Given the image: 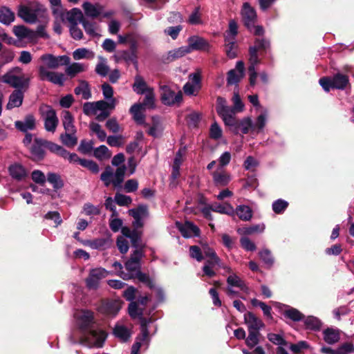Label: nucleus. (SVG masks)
<instances>
[{"mask_svg": "<svg viewBox=\"0 0 354 354\" xmlns=\"http://www.w3.org/2000/svg\"><path fill=\"white\" fill-rule=\"evenodd\" d=\"M75 324L77 329L82 334L80 341L73 338L72 335L69 336L71 344H88V346L101 347L105 341V333L100 330H96L94 326V313L89 310H82L75 315Z\"/></svg>", "mask_w": 354, "mask_h": 354, "instance_id": "1", "label": "nucleus"}, {"mask_svg": "<svg viewBox=\"0 0 354 354\" xmlns=\"http://www.w3.org/2000/svg\"><path fill=\"white\" fill-rule=\"evenodd\" d=\"M42 64L38 66V75L41 81H48L50 83L62 86L66 81L65 75L62 73L50 71L57 69L59 66L68 65L70 57L67 55L55 56L53 54L45 53L40 56Z\"/></svg>", "mask_w": 354, "mask_h": 354, "instance_id": "2", "label": "nucleus"}, {"mask_svg": "<svg viewBox=\"0 0 354 354\" xmlns=\"http://www.w3.org/2000/svg\"><path fill=\"white\" fill-rule=\"evenodd\" d=\"M124 162V156L119 153L113 156L111 160L113 166L118 167L115 171L110 166L105 167L104 171L100 175V180L104 183L105 187L113 185L115 187H120L124 178L127 167L124 165H120Z\"/></svg>", "mask_w": 354, "mask_h": 354, "instance_id": "3", "label": "nucleus"}, {"mask_svg": "<svg viewBox=\"0 0 354 354\" xmlns=\"http://www.w3.org/2000/svg\"><path fill=\"white\" fill-rule=\"evenodd\" d=\"M244 321L248 325V336L245 339V344L250 348H252L259 343V337L261 335L259 330L264 328L265 324L261 319L252 312L245 313Z\"/></svg>", "mask_w": 354, "mask_h": 354, "instance_id": "4", "label": "nucleus"}, {"mask_svg": "<svg viewBox=\"0 0 354 354\" xmlns=\"http://www.w3.org/2000/svg\"><path fill=\"white\" fill-rule=\"evenodd\" d=\"M1 80L15 90L28 88L30 83V79L22 75V69L18 66L9 69L1 76Z\"/></svg>", "mask_w": 354, "mask_h": 354, "instance_id": "5", "label": "nucleus"}, {"mask_svg": "<svg viewBox=\"0 0 354 354\" xmlns=\"http://www.w3.org/2000/svg\"><path fill=\"white\" fill-rule=\"evenodd\" d=\"M57 145L40 138H35L30 149L32 160L35 162L43 160L46 156L45 149H48L52 153L55 154L56 149H54L57 147Z\"/></svg>", "mask_w": 354, "mask_h": 354, "instance_id": "6", "label": "nucleus"}, {"mask_svg": "<svg viewBox=\"0 0 354 354\" xmlns=\"http://www.w3.org/2000/svg\"><path fill=\"white\" fill-rule=\"evenodd\" d=\"M145 257V252L138 250H132L129 259L125 262L124 266L127 272L122 271L119 275L124 280L132 279L133 274L141 270V260Z\"/></svg>", "mask_w": 354, "mask_h": 354, "instance_id": "7", "label": "nucleus"}, {"mask_svg": "<svg viewBox=\"0 0 354 354\" xmlns=\"http://www.w3.org/2000/svg\"><path fill=\"white\" fill-rule=\"evenodd\" d=\"M39 112L44 121L45 130L55 133L59 124L55 110L50 105L42 104L39 108Z\"/></svg>", "mask_w": 354, "mask_h": 354, "instance_id": "8", "label": "nucleus"}, {"mask_svg": "<svg viewBox=\"0 0 354 354\" xmlns=\"http://www.w3.org/2000/svg\"><path fill=\"white\" fill-rule=\"evenodd\" d=\"M199 49V37H191L188 39V45L183 46L171 50L168 53L167 60L171 62L180 57L185 56L194 50Z\"/></svg>", "mask_w": 354, "mask_h": 354, "instance_id": "9", "label": "nucleus"}, {"mask_svg": "<svg viewBox=\"0 0 354 354\" xmlns=\"http://www.w3.org/2000/svg\"><path fill=\"white\" fill-rule=\"evenodd\" d=\"M270 49V42L269 40L262 38H256L254 46L249 48V55L254 62H260L258 53L260 55H266Z\"/></svg>", "mask_w": 354, "mask_h": 354, "instance_id": "10", "label": "nucleus"}, {"mask_svg": "<svg viewBox=\"0 0 354 354\" xmlns=\"http://www.w3.org/2000/svg\"><path fill=\"white\" fill-rule=\"evenodd\" d=\"M129 214L134 219L133 226L136 229L141 228L144 226L145 221L149 216L148 206L140 204L137 207L129 209Z\"/></svg>", "mask_w": 354, "mask_h": 354, "instance_id": "11", "label": "nucleus"}, {"mask_svg": "<svg viewBox=\"0 0 354 354\" xmlns=\"http://www.w3.org/2000/svg\"><path fill=\"white\" fill-rule=\"evenodd\" d=\"M161 101L163 104L167 106L179 105L183 100V93L181 91L176 93L172 91L169 86L164 85L160 86Z\"/></svg>", "mask_w": 354, "mask_h": 354, "instance_id": "12", "label": "nucleus"}, {"mask_svg": "<svg viewBox=\"0 0 354 354\" xmlns=\"http://www.w3.org/2000/svg\"><path fill=\"white\" fill-rule=\"evenodd\" d=\"M137 44L133 42L131 44L130 48L127 50H118L113 55L116 62L124 61L127 64L133 63L136 66L138 65L137 60Z\"/></svg>", "mask_w": 354, "mask_h": 354, "instance_id": "13", "label": "nucleus"}, {"mask_svg": "<svg viewBox=\"0 0 354 354\" xmlns=\"http://www.w3.org/2000/svg\"><path fill=\"white\" fill-rule=\"evenodd\" d=\"M108 274V271L103 268H93L90 270L88 277L86 279V287L90 290H97L100 281Z\"/></svg>", "mask_w": 354, "mask_h": 354, "instance_id": "14", "label": "nucleus"}, {"mask_svg": "<svg viewBox=\"0 0 354 354\" xmlns=\"http://www.w3.org/2000/svg\"><path fill=\"white\" fill-rule=\"evenodd\" d=\"M41 10L39 6L35 7L20 5L18 7V16L25 22L35 24L37 21L38 12Z\"/></svg>", "mask_w": 354, "mask_h": 354, "instance_id": "15", "label": "nucleus"}, {"mask_svg": "<svg viewBox=\"0 0 354 354\" xmlns=\"http://www.w3.org/2000/svg\"><path fill=\"white\" fill-rule=\"evenodd\" d=\"M151 336L149 335V330L143 328L140 330V334L136 337L135 342L131 346V354H138L140 348H143L146 351L150 344Z\"/></svg>", "mask_w": 354, "mask_h": 354, "instance_id": "16", "label": "nucleus"}, {"mask_svg": "<svg viewBox=\"0 0 354 354\" xmlns=\"http://www.w3.org/2000/svg\"><path fill=\"white\" fill-rule=\"evenodd\" d=\"M207 259L205 262V264L203 267V275H205L208 277H213L216 275V272L214 270L216 267L223 268L226 270L227 272H230L231 271L230 268L227 266H224L221 263V259L218 257V255L212 256L210 257H206Z\"/></svg>", "mask_w": 354, "mask_h": 354, "instance_id": "17", "label": "nucleus"}, {"mask_svg": "<svg viewBox=\"0 0 354 354\" xmlns=\"http://www.w3.org/2000/svg\"><path fill=\"white\" fill-rule=\"evenodd\" d=\"M241 15L244 26L251 31L257 21V12L248 2H245L243 5Z\"/></svg>", "mask_w": 354, "mask_h": 354, "instance_id": "18", "label": "nucleus"}, {"mask_svg": "<svg viewBox=\"0 0 354 354\" xmlns=\"http://www.w3.org/2000/svg\"><path fill=\"white\" fill-rule=\"evenodd\" d=\"M95 104L97 112L100 111L96 115L95 118L97 121L102 122L110 115L111 111L115 109L116 100H112V102L99 100L95 102Z\"/></svg>", "mask_w": 354, "mask_h": 354, "instance_id": "19", "label": "nucleus"}, {"mask_svg": "<svg viewBox=\"0 0 354 354\" xmlns=\"http://www.w3.org/2000/svg\"><path fill=\"white\" fill-rule=\"evenodd\" d=\"M176 226L185 238L199 236V228L191 221H185V223L176 221Z\"/></svg>", "mask_w": 354, "mask_h": 354, "instance_id": "20", "label": "nucleus"}, {"mask_svg": "<svg viewBox=\"0 0 354 354\" xmlns=\"http://www.w3.org/2000/svg\"><path fill=\"white\" fill-rule=\"evenodd\" d=\"M15 127L22 133L33 131L36 128L35 117L32 113L27 114L24 120L15 121Z\"/></svg>", "mask_w": 354, "mask_h": 354, "instance_id": "21", "label": "nucleus"}, {"mask_svg": "<svg viewBox=\"0 0 354 354\" xmlns=\"http://www.w3.org/2000/svg\"><path fill=\"white\" fill-rule=\"evenodd\" d=\"M121 303L118 300H108L102 303L99 311L108 316H115L121 309Z\"/></svg>", "mask_w": 354, "mask_h": 354, "instance_id": "22", "label": "nucleus"}, {"mask_svg": "<svg viewBox=\"0 0 354 354\" xmlns=\"http://www.w3.org/2000/svg\"><path fill=\"white\" fill-rule=\"evenodd\" d=\"M24 94L22 89L14 90L9 96L6 109L11 110L22 105Z\"/></svg>", "mask_w": 354, "mask_h": 354, "instance_id": "23", "label": "nucleus"}, {"mask_svg": "<svg viewBox=\"0 0 354 354\" xmlns=\"http://www.w3.org/2000/svg\"><path fill=\"white\" fill-rule=\"evenodd\" d=\"M55 155L67 160L70 163H77L80 165L82 160H84V158H79L75 153L68 152L64 147L59 145H57V147H56Z\"/></svg>", "mask_w": 354, "mask_h": 354, "instance_id": "24", "label": "nucleus"}, {"mask_svg": "<svg viewBox=\"0 0 354 354\" xmlns=\"http://www.w3.org/2000/svg\"><path fill=\"white\" fill-rule=\"evenodd\" d=\"M333 89L344 90L348 86L351 88L349 77L341 73H335L333 77Z\"/></svg>", "mask_w": 354, "mask_h": 354, "instance_id": "25", "label": "nucleus"}, {"mask_svg": "<svg viewBox=\"0 0 354 354\" xmlns=\"http://www.w3.org/2000/svg\"><path fill=\"white\" fill-rule=\"evenodd\" d=\"M8 172L12 178L19 181L23 180L27 176L25 167L19 163H14L10 165Z\"/></svg>", "mask_w": 354, "mask_h": 354, "instance_id": "26", "label": "nucleus"}, {"mask_svg": "<svg viewBox=\"0 0 354 354\" xmlns=\"http://www.w3.org/2000/svg\"><path fill=\"white\" fill-rule=\"evenodd\" d=\"M82 8L87 17L97 18L102 12L103 7L100 4H93L91 2L85 1L82 4Z\"/></svg>", "mask_w": 354, "mask_h": 354, "instance_id": "27", "label": "nucleus"}, {"mask_svg": "<svg viewBox=\"0 0 354 354\" xmlns=\"http://www.w3.org/2000/svg\"><path fill=\"white\" fill-rule=\"evenodd\" d=\"M142 104L136 103L131 106L129 112L133 115V120L138 124H145L147 126V124L145 123V115L142 113Z\"/></svg>", "mask_w": 354, "mask_h": 354, "instance_id": "28", "label": "nucleus"}, {"mask_svg": "<svg viewBox=\"0 0 354 354\" xmlns=\"http://www.w3.org/2000/svg\"><path fill=\"white\" fill-rule=\"evenodd\" d=\"M234 111L223 114L220 117L222 118L225 125L229 127V130L237 135L238 119L235 117Z\"/></svg>", "mask_w": 354, "mask_h": 354, "instance_id": "29", "label": "nucleus"}, {"mask_svg": "<svg viewBox=\"0 0 354 354\" xmlns=\"http://www.w3.org/2000/svg\"><path fill=\"white\" fill-rule=\"evenodd\" d=\"M13 33L20 40L24 39H32L35 37V32L25 26H15Z\"/></svg>", "mask_w": 354, "mask_h": 354, "instance_id": "30", "label": "nucleus"}, {"mask_svg": "<svg viewBox=\"0 0 354 354\" xmlns=\"http://www.w3.org/2000/svg\"><path fill=\"white\" fill-rule=\"evenodd\" d=\"M212 177L215 186L218 187L227 185L231 180V176L225 171H214Z\"/></svg>", "mask_w": 354, "mask_h": 354, "instance_id": "31", "label": "nucleus"}, {"mask_svg": "<svg viewBox=\"0 0 354 354\" xmlns=\"http://www.w3.org/2000/svg\"><path fill=\"white\" fill-rule=\"evenodd\" d=\"M198 85H199V71L189 75L188 82L183 86L185 93L188 95H192L195 86Z\"/></svg>", "mask_w": 354, "mask_h": 354, "instance_id": "32", "label": "nucleus"}, {"mask_svg": "<svg viewBox=\"0 0 354 354\" xmlns=\"http://www.w3.org/2000/svg\"><path fill=\"white\" fill-rule=\"evenodd\" d=\"M62 122L65 131H77L74 125V117L69 111H63L62 113Z\"/></svg>", "mask_w": 354, "mask_h": 354, "instance_id": "33", "label": "nucleus"}, {"mask_svg": "<svg viewBox=\"0 0 354 354\" xmlns=\"http://www.w3.org/2000/svg\"><path fill=\"white\" fill-rule=\"evenodd\" d=\"M77 131H65L60 134L59 140L62 143L69 148H73L77 144Z\"/></svg>", "mask_w": 354, "mask_h": 354, "instance_id": "34", "label": "nucleus"}, {"mask_svg": "<svg viewBox=\"0 0 354 354\" xmlns=\"http://www.w3.org/2000/svg\"><path fill=\"white\" fill-rule=\"evenodd\" d=\"M144 78L140 75H137L134 77V82L132 85L133 91L138 95H143L149 89Z\"/></svg>", "mask_w": 354, "mask_h": 354, "instance_id": "35", "label": "nucleus"}, {"mask_svg": "<svg viewBox=\"0 0 354 354\" xmlns=\"http://www.w3.org/2000/svg\"><path fill=\"white\" fill-rule=\"evenodd\" d=\"M15 13L8 7H0V23L9 26L15 21Z\"/></svg>", "mask_w": 354, "mask_h": 354, "instance_id": "36", "label": "nucleus"}, {"mask_svg": "<svg viewBox=\"0 0 354 354\" xmlns=\"http://www.w3.org/2000/svg\"><path fill=\"white\" fill-rule=\"evenodd\" d=\"M210 206L211 209L213 212L227 214L229 216H232L234 214V209L230 203H225L223 204H221L219 203H214L212 204Z\"/></svg>", "mask_w": 354, "mask_h": 354, "instance_id": "37", "label": "nucleus"}, {"mask_svg": "<svg viewBox=\"0 0 354 354\" xmlns=\"http://www.w3.org/2000/svg\"><path fill=\"white\" fill-rule=\"evenodd\" d=\"M74 93L77 95H82V98L88 100L91 97V92L88 83L85 80H80V84L74 89Z\"/></svg>", "mask_w": 354, "mask_h": 354, "instance_id": "38", "label": "nucleus"}, {"mask_svg": "<svg viewBox=\"0 0 354 354\" xmlns=\"http://www.w3.org/2000/svg\"><path fill=\"white\" fill-rule=\"evenodd\" d=\"M113 334L123 342H127L131 335L130 330L123 325H116L113 328Z\"/></svg>", "mask_w": 354, "mask_h": 354, "instance_id": "39", "label": "nucleus"}, {"mask_svg": "<svg viewBox=\"0 0 354 354\" xmlns=\"http://www.w3.org/2000/svg\"><path fill=\"white\" fill-rule=\"evenodd\" d=\"M46 180L52 185L55 190H58L64 187V181L59 174L55 172H48L47 174Z\"/></svg>", "mask_w": 354, "mask_h": 354, "instance_id": "40", "label": "nucleus"}, {"mask_svg": "<svg viewBox=\"0 0 354 354\" xmlns=\"http://www.w3.org/2000/svg\"><path fill=\"white\" fill-rule=\"evenodd\" d=\"M98 59L99 62L95 66V71L98 75L104 77L109 74L110 71L107 65V60L102 56H98Z\"/></svg>", "mask_w": 354, "mask_h": 354, "instance_id": "41", "label": "nucleus"}, {"mask_svg": "<svg viewBox=\"0 0 354 354\" xmlns=\"http://www.w3.org/2000/svg\"><path fill=\"white\" fill-rule=\"evenodd\" d=\"M234 213L242 221H249L252 217V210L248 205H239L237 206Z\"/></svg>", "mask_w": 354, "mask_h": 354, "instance_id": "42", "label": "nucleus"}, {"mask_svg": "<svg viewBox=\"0 0 354 354\" xmlns=\"http://www.w3.org/2000/svg\"><path fill=\"white\" fill-rule=\"evenodd\" d=\"M73 59L79 60L82 59H93L95 53L86 48H79L75 50L73 53Z\"/></svg>", "mask_w": 354, "mask_h": 354, "instance_id": "43", "label": "nucleus"}, {"mask_svg": "<svg viewBox=\"0 0 354 354\" xmlns=\"http://www.w3.org/2000/svg\"><path fill=\"white\" fill-rule=\"evenodd\" d=\"M216 111L217 114L221 116L223 114L232 112V107L227 105L226 100L221 96L216 98Z\"/></svg>", "mask_w": 354, "mask_h": 354, "instance_id": "44", "label": "nucleus"}, {"mask_svg": "<svg viewBox=\"0 0 354 354\" xmlns=\"http://www.w3.org/2000/svg\"><path fill=\"white\" fill-rule=\"evenodd\" d=\"M84 19L82 12L79 8H73L67 14V19L71 25H77L79 23H81Z\"/></svg>", "mask_w": 354, "mask_h": 354, "instance_id": "45", "label": "nucleus"}, {"mask_svg": "<svg viewBox=\"0 0 354 354\" xmlns=\"http://www.w3.org/2000/svg\"><path fill=\"white\" fill-rule=\"evenodd\" d=\"M324 339L328 344H333L339 340V334L333 328H328L323 332Z\"/></svg>", "mask_w": 354, "mask_h": 354, "instance_id": "46", "label": "nucleus"}, {"mask_svg": "<svg viewBox=\"0 0 354 354\" xmlns=\"http://www.w3.org/2000/svg\"><path fill=\"white\" fill-rule=\"evenodd\" d=\"M304 325L308 330L317 331L322 327V322L316 317L308 316L304 319Z\"/></svg>", "mask_w": 354, "mask_h": 354, "instance_id": "47", "label": "nucleus"}, {"mask_svg": "<svg viewBox=\"0 0 354 354\" xmlns=\"http://www.w3.org/2000/svg\"><path fill=\"white\" fill-rule=\"evenodd\" d=\"M66 73L71 77H74L76 74L86 71V67L84 64L79 62H74L71 64L66 65Z\"/></svg>", "mask_w": 354, "mask_h": 354, "instance_id": "48", "label": "nucleus"}, {"mask_svg": "<svg viewBox=\"0 0 354 354\" xmlns=\"http://www.w3.org/2000/svg\"><path fill=\"white\" fill-rule=\"evenodd\" d=\"M133 250H138L140 252H144L145 245L142 244L141 233L137 230L129 238Z\"/></svg>", "mask_w": 354, "mask_h": 354, "instance_id": "49", "label": "nucleus"}, {"mask_svg": "<svg viewBox=\"0 0 354 354\" xmlns=\"http://www.w3.org/2000/svg\"><path fill=\"white\" fill-rule=\"evenodd\" d=\"M252 127L253 123L250 118H244L241 120H239L237 124V134H239L240 131L243 134H247Z\"/></svg>", "mask_w": 354, "mask_h": 354, "instance_id": "50", "label": "nucleus"}, {"mask_svg": "<svg viewBox=\"0 0 354 354\" xmlns=\"http://www.w3.org/2000/svg\"><path fill=\"white\" fill-rule=\"evenodd\" d=\"M283 315L293 322H299L304 319V315L295 308H290L283 312Z\"/></svg>", "mask_w": 354, "mask_h": 354, "instance_id": "51", "label": "nucleus"}, {"mask_svg": "<svg viewBox=\"0 0 354 354\" xmlns=\"http://www.w3.org/2000/svg\"><path fill=\"white\" fill-rule=\"evenodd\" d=\"M145 94V99L142 103V108L145 106L153 109L155 107V94L153 92V88H149V89Z\"/></svg>", "mask_w": 354, "mask_h": 354, "instance_id": "52", "label": "nucleus"}, {"mask_svg": "<svg viewBox=\"0 0 354 354\" xmlns=\"http://www.w3.org/2000/svg\"><path fill=\"white\" fill-rule=\"evenodd\" d=\"M225 50L227 56L230 59L235 58L236 57V45L235 41L233 39L230 40L227 38L225 39Z\"/></svg>", "mask_w": 354, "mask_h": 354, "instance_id": "53", "label": "nucleus"}, {"mask_svg": "<svg viewBox=\"0 0 354 354\" xmlns=\"http://www.w3.org/2000/svg\"><path fill=\"white\" fill-rule=\"evenodd\" d=\"M91 131L95 133L101 142H104L106 138V133L104 129H102L100 124L95 122H91L89 124Z\"/></svg>", "mask_w": 354, "mask_h": 354, "instance_id": "54", "label": "nucleus"}, {"mask_svg": "<svg viewBox=\"0 0 354 354\" xmlns=\"http://www.w3.org/2000/svg\"><path fill=\"white\" fill-rule=\"evenodd\" d=\"M232 101L234 104L233 107H232V111H234V113L243 111L244 104L241 99L239 91H234Z\"/></svg>", "mask_w": 354, "mask_h": 354, "instance_id": "55", "label": "nucleus"}, {"mask_svg": "<svg viewBox=\"0 0 354 354\" xmlns=\"http://www.w3.org/2000/svg\"><path fill=\"white\" fill-rule=\"evenodd\" d=\"M288 205L287 201L283 199H278L273 202L272 205V210L275 214H281L287 209Z\"/></svg>", "mask_w": 354, "mask_h": 354, "instance_id": "56", "label": "nucleus"}, {"mask_svg": "<svg viewBox=\"0 0 354 354\" xmlns=\"http://www.w3.org/2000/svg\"><path fill=\"white\" fill-rule=\"evenodd\" d=\"M93 153L94 156L99 160L109 158L111 157L109 150L108 147L104 145H102L98 147L95 148Z\"/></svg>", "mask_w": 354, "mask_h": 354, "instance_id": "57", "label": "nucleus"}, {"mask_svg": "<svg viewBox=\"0 0 354 354\" xmlns=\"http://www.w3.org/2000/svg\"><path fill=\"white\" fill-rule=\"evenodd\" d=\"M31 178L35 183L44 185L46 182L47 176H46L41 170L35 169L31 173Z\"/></svg>", "mask_w": 354, "mask_h": 354, "instance_id": "58", "label": "nucleus"}, {"mask_svg": "<svg viewBox=\"0 0 354 354\" xmlns=\"http://www.w3.org/2000/svg\"><path fill=\"white\" fill-rule=\"evenodd\" d=\"M267 337L270 342L275 345L286 346L288 344L287 341L279 334L276 333H268Z\"/></svg>", "mask_w": 354, "mask_h": 354, "instance_id": "59", "label": "nucleus"}, {"mask_svg": "<svg viewBox=\"0 0 354 354\" xmlns=\"http://www.w3.org/2000/svg\"><path fill=\"white\" fill-rule=\"evenodd\" d=\"M128 312L132 318H140L142 315V310L139 309L138 304L136 301L130 302L128 306Z\"/></svg>", "mask_w": 354, "mask_h": 354, "instance_id": "60", "label": "nucleus"}, {"mask_svg": "<svg viewBox=\"0 0 354 354\" xmlns=\"http://www.w3.org/2000/svg\"><path fill=\"white\" fill-rule=\"evenodd\" d=\"M114 198L115 203L120 206H129L132 202V198L129 196L120 193L115 194Z\"/></svg>", "mask_w": 354, "mask_h": 354, "instance_id": "61", "label": "nucleus"}, {"mask_svg": "<svg viewBox=\"0 0 354 354\" xmlns=\"http://www.w3.org/2000/svg\"><path fill=\"white\" fill-rule=\"evenodd\" d=\"M102 94L108 102H112V100H115L113 97V88L109 85L108 83L105 82L102 85Z\"/></svg>", "mask_w": 354, "mask_h": 354, "instance_id": "62", "label": "nucleus"}, {"mask_svg": "<svg viewBox=\"0 0 354 354\" xmlns=\"http://www.w3.org/2000/svg\"><path fill=\"white\" fill-rule=\"evenodd\" d=\"M162 132V128L161 124L158 121H154L153 122L152 126L148 129L147 133L153 136V138H157L161 135Z\"/></svg>", "mask_w": 354, "mask_h": 354, "instance_id": "63", "label": "nucleus"}, {"mask_svg": "<svg viewBox=\"0 0 354 354\" xmlns=\"http://www.w3.org/2000/svg\"><path fill=\"white\" fill-rule=\"evenodd\" d=\"M337 354H349L354 352V344L352 342H345L337 348Z\"/></svg>", "mask_w": 354, "mask_h": 354, "instance_id": "64", "label": "nucleus"}]
</instances>
